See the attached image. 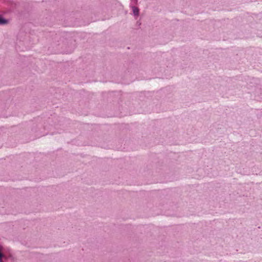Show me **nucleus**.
Returning <instances> with one entry per match:
<instances>
[{"label": "nucleus", "mask_w": 262, "mask_h": 262, "mask_svg": "<svg viewBox=\"0 0 262 262\" xmlns=\"http://www.w3.org/2000/svg\"><path fill=\"white\" fill-rule=\"evenodd\" d=\"M8 23V20L0 15V25H4Z\"/></svg>", "instance_id": "1"}, {"label": "nucleus", "mask_w": 262, "mask_h": 262, "mask_svg": "<svg viewBox=\"0 0 262 262\" xmlns=\"http://www.w3.org/2000/svg\"><path fill=\"white\" fill-rule=\"evenodd\" d=\"M133 12L135 16H138L139 15V9L138 7L135 6L132 7Z\"/></svg>", "instance_id": "2"}, {"label": "nucleus", "mask_w": 262, "mask_h": 262, "mask_svg": "<svg viewBox=\"0 0 262 262\" xmlns=\"http://www.w3.org/2000/svg\"><path fill=\"white\" fill-rule=\"evenodd\" d=\"M4 257V254L3 253H2L1 255L0 256V262H4L2 260V258Z\"/></svg>", "instance_id": "3"}]
</instances>
